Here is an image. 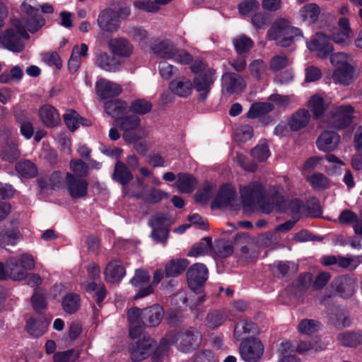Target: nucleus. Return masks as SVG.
<instances>
[{
    "instance_id": "nucleus-1",
    "label": "nucleus",
    "mask_w": 362,
    "mask_h": 362,
    "mask_svg": "<svg viewBox=\"0 0 362 362\" xmlns=\"http://www.w3.org/2000/svg\"><path fill=\"white\" fill-rule=\"evenodd\" d=\"M31 0H25L21 4V10L28 15L26 19H15L13 27L6 29L0 35V42L8 50L13 52H21L25 47V40L30 37L27 30L31 33L36 32L41 28L45 20L39 13V8L31 4Z\"/></svg>"
},
{
    "instance_id": "nucleus-2",
    "label": "nucleus",
    "mask_w": 362,
    "mask_h": 362,
    "mask_svg": "<svg viewBox=\"0 0 362 362\" xmlns=\"http://www.w3.org/2000/svg\"><path fill=\"white\" fill-rule=\"evenodd\" d=\"M240 192L244 206L253 207L255 205L259 204L262 211L267 214L269 213L275 205L280 211H284L288 206L291 213L293 215H297L303 206L299 199H292L287 203L286 199L279 195H275L271 198L272 204H262L265 191L258 182H251L247 186L241 187Z\"/></svg>"
},
{
    "instance_id": "nucleus-3",
    "label": "nucleus",
    "mask_w": 362,
    "mask_h": 362,
    "mask_svg": "<svg viewBox=\"0 0 362 362\" xmlns=\"http://www.w3.org/2000/svg\"><path fill=\"white\" fill-rule=\"evenodd\" d=\"M35 268V259L28 253L21 254L18 257H11L6 264L0 262V279H11L21 281L27 277L28 271Z\"/></svg>"
},
{
    "instance_id": "nucleus-4",
    "label": "nucleus",
    "mask_w": 362,
    "mask_h": 362,
    "mask_svg": "<svg viewBox=\"0 0 362 362\" xmlns=\"http://www.w3.org/2000/svg\"><path fill=\"white\" fill-rule=\"evenodd\" d=\"M296 37H302V31L291 26L286 18H279L274 21L267 33L269 40H274L277 45L283 47L290 46Z\"/></svg>"
},
{
    "instance_id": "nucleus-5",
    "label": "nucleus",
    "mask_w": 362,
    "mask_h": 362,
    "mask_svg": "<svg viewBox=\"0 0 362 362\" xmlns=\"http://www.w3.org/2000/svg\"><path fill=\"white\" fill-rule=\"evenodd\" d=\"M152 50L157 57L171 59L182 65L189 64L193 61V57L189 53L178 49L170 40H164L155 44L152 47Z\"/></svg>"
},
{
    "instance_id": "nucleus-6",
    "label": "nucleus",
    "mask_w": 362,
    "mask_h": 362,
    "mask_svg": "<svg viewBox=\"0 0 362 362\" xmlns=\"http://www.w3.org/2000/svg\"><path fill=\"white\" fill-rule=\"evenodd\" d=\"M170 224V220L166 214L157 213L153 215L148 221V225L152 228V238L156 242L165 244L168 239Z\"/></svg>"
},
{
    "instance_id": "nucleus-7",
    "label": "nucleus",
    "mask_w": 362,
    "mask_h": 362,
    "mask_svg": "<svg viewBox=\"0 0 362 362\" xmlns=\"http://www.w3.org/2000/svg\"><path fill=\"white\" fill-rule=\"evenodd\" d=\"M354 109L350 105H339L331 111L328 124L334 129H342L348 127L353 121Z\"/></svg>"
},
{
    "instance_id": "nucleus-8",
    "label": "nucleus",
    "mask_w": 362,
    "mask_h": 362,
    "mask_svg": "<svg viewBox=\"0 0 362 362\" xmlns=\"http://www.w3.org/2000/svg\"><path fill=\"white\" fill-rule=\"evenodd\" d=\"M208 277V269L202 263H195L190 266L187 272L189 287L197 293H201L202 287Z\"/></svg>"
},
{
    "instance_id": "nucleus-9",
    "label": "nucleus",
    "mask_w": 362,
    "mask_h": 362,
    "mask_svg": "<svg viewBox=\"0 0 362 362\" xmlns=\"http://www.w3.org/2000/svg\"><path fill=\"white\" fill-rule=\"evenodd\" d=\"M263 353V344L258 339H247L243 341L240 345V354L245 362H257Z\"/></svg>"
},
{
    "instance_id": "nucleus-10",
    "label": "nucleus",
    "mask_w": 362,
    "mask_h": 362,
    "mask_svg": "<svg viewBox=\"0 0 362 362\" xmlns=\"http://www.w3.org/2000/svg\"><path fill=\"white\" fill-rule=\"evenodd\" d=\"M201 341L200 332L196 329L190 327L178 332L175 337L174 342L180 349L186 351L198 347Z\"/></svg>"
},
{
    "instance_id": "nucleus-11",
    "label": "nucleus",
    "mask_w": 362,
    "mask_h": 362,
    "mask_svg": "<svg viewBox=\"0 0 362 362\" xmlns=\"http://www.w3.org/2000/svg\"><path fill=\"white\" fill-rule=\"evenodd\" d=\"M150 278L147 271L141 269H136L134 276L130 280V283L135 288H139L134 299L146 297L153 292V285L149 284Z\"/></svg>"
},
{
    "instance_id": "nucleus-12",
    "label": "nucleus",
    "mask_w": 362,
    "mask_h": 362,
    "mask_svg": "<svg viewBox=\"0 0 362 362\" xmlns=\"http://www.w3.org/2000/svg\"><path fill=\"white\" fill-rule=\"evenodd\" d=\"M307 47L312 52H316L318 57L326 58L333 52L334 47L327 36L323 33H316L307 42Z\"/></svg>"
},
{
    "instance_id": "nucleus-13",
    "label": "nucleus",
    "mask_w": 362,
    "mask_h": 362,
    "mask_svg": "<svg viewBox=\"0 0 362 362\" xmlns=\"http://www.w3.org/2000/svg\"><path fill=\"white\" fill-rule=\"evenodd\" d=\"M155 345L154 340L148 336L144 335L141 339L131 346V358L132 361H141L146 358L152 352Z\"/></svg>"
},
{
    "instance_id": "nucleus-14",
    "label": "nucleus",
    "mask_w": 362,
    "mask_h": 362,
    "mask_svg": "<svg viewBox=\"0 0 362 362\" xmlns=\"http://www.w3.org/2000/svg\"><path fill=\"white\" fill-rule=\"evenodd\" d=\"M214 81V72L212 70H208L194 78V86L199 93V100L201 102H204L208 97Z\"/></svg>"
},
{
    "instance_id": "nucleus-15",
    "label": "nucleus",
    "mask_w": 362,
    "mask_h": 362,
    "mask_svg": "<svg viewBox=\"0 0 362 362\" xmlns=\"http://www.w3.org/2000/svg\"><path fill=\"white\" fill-rule=\"evenodd\" d=\"M65 181L71 198L78 199L87 194L88 184L85 179L77 177L72 173H67Z\"/></svg>"
},
{
    "instance_id": "nucleus-16",
    "label": "nucleus",
    "mask_w": 362,
    "mask_h": 362,
    "mask_svg": "<svg viewBox=\"0 0 362 362\" xmlns=\"http://www.w3.org/2000/svg\"><path fill=\"white\" fill-rule=\"evenodd\" d=\"M127 315L129 325V335L131 338L136 339L140 337L145 325L142 310L136 307L132 308L128 310Z\"/></svg>"
},
{
    "instance_id": "nucleus-17",
    "label": "nucleus",
    "mask_w": 362,
    "mask_h": 362,
    "mask_svg": "<svg viewBox=\"0 0 362 362\" xmlns=\"http://www.w3.org/2000/svg\"><path fill=\"white\" fill-rule=\"evenodd\" d=\"M95 64L107 72H117L120 70L122 66L118 58L105 51H98L96 53Z\"/></svg>"
},
{
    "instance_id": "nucleus-18",
    "label": "nucleus",
    "mask_w": 362,
    "mask_h": 362,
    "mask_svg": "<svg viewBox=\"0 0 362 362\" xmlns=\"http://www.w3.org/2000/svg\"><path fill=\"white\" fill-rule=\"evenodd\" d=\"M97 95L102 99H107L119 95L122 91V86L113 81L105 78H100L95 83Z\"/></svg>"
},
{
    "instance_id": "nucleus-19",
    "label": "nucleus",
    "mask_w": 362,
    "mask_h": 362,
    "mask_svg": "<svg viewBox=\"0 0 362 362\" xmlns=\"http://www.w3.org/2000/svg\"><path fill=\"white\" fill-rule=\"evenodd\" d=\"M140 119L136 115L127 116L121 119L120 126L124 132L123 138L129 143L136 142L140 137L134 131L139 127Z\"/></svg>"
},
{
    "instance_id": "nucleus-20",
    "label": "nucleus",
    "mask_w": 362,
    "mask_h": 362,
    "mask_svg": "<svg viewBox=\"0 0 362 362\" xmlns=\"http://www.w3.org/2000/svg\"><path fill=\"white\" fill-rule=\"evenodd\" d=\"M222 86L224 91L228 94L242 92L246 87L243 78L234 73H226L222 76Z\"/></svg>"
},
{
    "instance_id": "nucleus-21",
    "label": "nucleus",
    "mask_w": 362,
    "mask_h": 362,
    "mask_svg": "<svg viewBox=\"0 0 362 362\" xmlns=\"http://www.w3.org/2000/svg\"><path fill=\"white\" fill-rule=\"evenodd\" d=\"M108 47L115 57L127 58L130 57L134 50L131 42L123 37H115L108 41Z\"/></svg>"
},
{
    "instance_id": "nucleus-22",
    "label": "nucleus",
    "mask_w": 362,
    "mask_h": 362,
    "mask_svg": "<svg viewBox=\"0 0 362 362\" xmlns=\"http://www.w3.org/2000/svg\"><path fill=\"white\" fill-rule=\"evenodd\" d=\"M126 270L118 259L110 261L104 271L105 279L107 282L117 283L125 276Z\"/></svg>"
},
{
    "instance_id": "nucleus-23",
    "label": "nucleus",
    "mask_w": 362,
    "mask_h": 362,
    "mask_svg": "<svg viewBox=\"0 0 362 362\" xmlns=\"http://www.w3.org/2000/svg\"><path fill=\"white\" fill-rule=\"evenodd\" d=\"M339 135L334 131H325L317 140V148L325 152L334 151L339 142Z\"/></svg>"
},
{
    "instance_id": "nucleus-24",
    "label": "nucleus",
    "mask_w": 362,
    "mask_h": 362,
    "mask_svg": "<svg viewBox=\"0 0 362 362\" xmlns=\"http://www.w3.org/2000/svg\"><path fill=\"white\" fill-rule=\"evenodd\" d=\"M98 25L102 30L109 33H114L119 28V22L115 18V13L112 9H105L100 13Z\"/></svg>"
},
{
    "instance_id": "nucleus-25",
    "label": "nucleus",
    "mask_w": 362,
    "mask_h": 362,
    "mask_svg": "<svg viewBox=\"0 0 362 362\" xmlns=\"http://www.w3.org/2000/svg\"><path fill=\"white\" fill-rule=\"evenodd\" d=\"M39 116L47 127L52 128L60 123V115L58 110L50 105H42L39 110Z\"/></svg>"
},
{
    "instance_id": "nucleus-26",
    "label": "nucleus",
    "mask_w": 362,
    "mask_h": 362,
    "mask_svg": "<svg viewBox=\"0 0 362 362\" xmlns=\"http://www.w3.org/2000/svg\"><path fill=\"white\" fill-rule=\"evenodd\" d=\"M357 78L356 69L353 65L344 68H336L332 74L335 83L349 86Z\"/></svg>"
},
{
    "instance_id": "nucleus-27",
    "label": "nucleus",
    "mask_w": 362,
    "mask_h": 362,
    "mask_svg": "<svg viewBox=\"0 0 362 362\" xmlns=\"http://www.w3.org/2000/svg\"><path fill=\"white\" fill-rule=\"evenodd\" d=\"M296 223V220H288L285 223L277 226L274 231L267 233L261 236L262 243L267 246L278 243L279 240L278 233H285L290 230Z\"/></svg>"
},
{
    "instance_id": "nucleus-28",
    "label": "nucleus",
    "mask_w": 362,
    "mask_h": 362,
    "mask_svg": "<svg viewBox=\"0 0 362 362\" xmlns=\"http://www.w3.org/2000/svg\"><path fill=\"white\" fill-rule=\"evenodd\" d=\"M332 285L344 298L351 297L355 292V281L349 277L339 276L332 281Z\"/></svg>"
},
{
    "instance_id": "nucleus-29",
    "label": "nucleus",
    "mask_w": 362,
    "mask_h": 362,
    "mask_svg": "<svg viewBox=\"0 0 362 362\" xmlns=\"http://www.w3.org/2000/svg\"><path fill=\"white\" fill-rule=\"evenodd\" d=\"M142 315L144 319L145 325L155 327L161 322L164 312L163 309L158 305H154L142 310Z\"/></svg>"
},
{
    "instance_id": "nucleus-30",
    "label": "nucleus",
    "mask_w": 362,
    "mask_h": 362,
    "mask_svg": "<svg viewBox=\"0 0 362 362\" xmlns=\"http://www.w3.org/2000/svg\"><path fill=\"white\" fill-rule=\"evenodd\" d=\"M175 186L181 193H191L197 186V181L194 176L186 173H179Z\"/></svg>"
},
{
    "instance_id": "nucleus-31",
    "label": "nucleus",
    "mask_w": 362,
    "mask_h": 362,
    "mask_svg": "<svg viewBox=\"0 0 362 362\" xmlns=\"http://www.w3.org/2000/svg\"><path fill=\"white\" fill-rule=\"evenodd\" d=\"M169 87L173 93L180 97H187L192 92V83L189 79L182 77L172 81Z\"/></svg>"
},
{
    "instance_id": "nucleus-32",
    "label": "nucleus",
    "mask_w": 362,
    "mask_h": 362,
    "mask_svg": "<svg viewBox=\"0 0 362 362\" xmlns=\"http://www.w3.org/2000/svg\"><path fill=\"white\" fill-rule=\"evenodd\" d=\"M189 262L187 259H170L165 267V273L167 277L177 276L186 269Z\"/></svg>"
},
{
    "instance_id": "nucleus-33",
    "label": "nucleus",
    "mask_w": 362,
    "mask_h": 362,
    "mask_svg": "<svg viewBox=\"0 0 362 362\" xmlns=\"http://www.w3.org/2000/svg\"><path fill=\"white\" fill-rule=\"evenodd\" d=\"M329 103V102L325 101L320 95L315 94L308 100V107L313 112L314 117L318 119L327 110Z\"/></svg>"
},
{
    "instance_id": "nucleus-34",
    "label": "nucleus",
    "mask_w": 362,
    "mask_h": 362,
    "mask_svg": "<svg viewBox=\"0 0 362 362\" xmlns=\"http://www.w3.org/2000/svg\"><path fill=\"white\" fill-rule=\"evenodd\" d=\"M236 197L235 189L228 185L222 186L216 198V203L220 207H226L233 204Z\"/></svg>"
},
{
    "instance_id": "nucleus-35",
    "label": "nucleus",
    "mask_w": 362,
    "mask_h": 362,
    "mask_svg": "<svg viewBox=\"0 0 362 362\" xmlns=\"http://www.w3.org/2000/svg\"><path fill=\"white\" fill-rule=\"evenodd\" d=\"M88 47L86 44H81L80 46L74 47L71 56L68 62V66L71 71L75 72L81 64V57H86L88 54Z\"/></svg>"
},
{
    "instance_id": "nucleus-36",
    "label": "nucleus",
    "mask_w": 362,
    "mask_h": 362,
    "mask_svg": "<svg viewBox=\"0 0 362 362\" xmlns=\"http://www.w3.org/2000/svg\"><path fill=\"white\" fill-rule=\"evenodd\" d=\"M112 178L124 186L133 179V175L126 165L121 161H117L115 165Z\"/></svg>"
},
{
    "instance_id": "nucleus-37",
    "label": "nucleus",
    "mask_w": 362,
    "mask_h": 362,
    "mask_svg": "<svg viewBox=\"0 0 362 362\" xmlns=\"http://www.w3.org/2000/svg\"><path fill=\"white\" fill-rule=\"evenodd\" d=\"M329 320L337 328H344L351 325V319L348 312L344 308H335L330 313Z\"/></svg>"
},
{
    "instance_id": "nucleus-38",
    "label": "nucleus",
    "mask_w": 362,
    "mask_h": 362,
    "mask_svg": "<svg viewBox=\"0 0 362 362\" xmlns=\"http://www.w3.org/2000/svg\"><path fill=\"white\" fill-rule=\"evenodd\" d=\"M49 325V321L45 319H30L27 322L26 330L33 337H40L46 332Z\"/></svg>"
},
{
    "instance_id": "nucleus-39",
    "label": "nucleus",
    "mask_w": 362,
    "mask_h": 362,
    "mask_svg": "<svg viewBox=\"0 0 362 362\" xmlns=\"http://www.w3.org/2000/svg\"><path fill=\"white\" fill-rule=\"evenodd\" d=\"M310 117V115L308 110H299L292 115L288 122V125L293 131H298L308 124Z\"/></svg>"
},
{
    "instance_id": "nucleus-40",
    "label": "nucleus",
    "mask_w": 362,
    "mask_h": 362,
    "mask_svg": "<svg viewBox=\"0 0 362 362\" xmlns=\"http://www.w3.org/2000/svg\"><path fill=\"white\" fill-rule=\"evenodd\" d=\"M337 340L344 346L356 347L362 343V331L341 332Z\"/></svg>"
},
{
    "instance_id": "nucleus-41",
    "label": "nucleus",
    "mask_w": 362,
    "mask_h": 362,
    "mask_svg": "<svg viewBox=\"0 0 362 362\" xmlns=\"http://www.w3.org/2000/svg\"><path fill=\"white\" fill-rule=\"evenodd\" d=\"M320 13V7L315 4H308L299 11V18L307 23H315Z\"/></svg>"
},
{
    "instance_id": "nucleus-42",
    "label": "nucleus",
    "mask_w": 362,
    "mask_h": 362,
    "mask_svg": "<svg viewBox=\"0 0 362 362\" xmlns=\"http://www.w3.org/2000/svg\"><path fill=\"white\" fill-rule=\"evenodd\" d=\"M273 273L278 276H284L296 273L298 265L293 262L277 261L272 265Z\"/></svg>"
},
{
    "instance_id": "nucleus-43",
    "label": "nucleus",
    "mask_w": 362,
    "mask_h": 362,
    "mask_svg": "<svg viewBox=\"0 0 362 362\" xmlns=\"http://www.w3.org/2000/svg\"><path fill=\"white\" fill-rule=\"evenodd\" d=\"M21 238L19 231L16 229L3 230L0 233V246L8 250L7 247L16 245Z\"/></svg>"
},
{
    "instance_id": "nucleus-44",
    "label": "nucleus",
    "mask_w": 362,
    "mask_h": 362,
    "mask_svg": "<svg viewBox=\"0 0 362 362\" xmlns=\"http://www.w3.org/2000/svg\"><path fill=\"white\" fill-rule=\"evenodd\" d=\"M321 327V324L314 319H303L297 326L298 332L302 334L312 335L317 332Z\"/></svg>"
},
{
    "instance_id": "nucleus-45",
    "label": "nucleus",
    "mask_w": 362,
    "mask_h": 362,
    "mask_svg": "<svg viewBox=\"0 0 362 362\" xmlns=\"http://www.w3.org/2000/svg\"><path fill=\"white\" fill-rule=\"evenodd\" d=\"M212 247V240L209 237L203 238L199 243L194 245L188 252L189 257H199L208 254Z\"/></svg>"
},
{
    "instance_id": "nucleus-46",
    "label": "nucleus",
    "mask_w": 362,
    "mask_h": 362,
    "mask_svg": "<svg viewBox=\"0 0 362 362\" xmlns=\"http://www.w3.org/2000/svg\"><path fill=\"white\" fill-rule=\"evenodd\" d=\"M274 109L273 105L269 102L257 103L251 105L247 117L251 119L263 116Z\"/></svg>"
},
{
    "instance_id": "nucleus-47",
    "label": "nucleus",
    "mask_w": 362,
    "mask_h": 362,
    "mask_svg": "<svg viewBox=\"0 0 362 362\" xmlns=\"http://www.w3.org/2000/svg\"><path fill=\"white\" fill-rule=\"evenodd\" d=\"M256 331L255 325L247 320L240 321L235 327L234 337L239 340L244 337L247 334L254 333Z\"/></svg>"
},
{
    "instance_id": "nucleus-48",
    "label": "nucleus",
    "mask_w": 362,
    "mask_h": 362,
    "mask_svg": "<svg viewBox=\"0 0 362 362\" xmlns=\"http://www.w3.org/2000/svg\"><path fill=\"white\" fill-rule=\"evenodd\" d=\"M86 291L88 293H95L97 303L100 305L106 296V288L103 284H96L94 281L83 283Z\"/></svg>"
},
{
    "instance_id": "nucleus-49",
    "label": "nucleus",
    "mask_w": 362,
    "mask_h": 362,
    "mask_svg": "<svg viewBox=\"0 0 362 362\" xmlns=\"http://www.w3.org/2000/svg\"><path fill=\"white\" fill-rule=\"evenodd\" d=\"M126 103L119 100L107 101L104 105L106 113L113 117H119L126 109Z\"/></svg>"
},
{
    "instance_id": "nucleus-50",
    "label": "nucleus",
    "mask_w": 362,
    "mask_h": 362,
    "mask_svg": "<svg viewBox=\"0 0 362 362\" xmlns=\"http://www.w3.org/2000/svg\"><path fill=\"white\" fill-rule=\"evenodd\" d=\"M62 306L66 313L69 314L75 313L80 306L79 296L73 293L67 294L63 298Z\"/></svg>"
},
{
    "instance_id": "nucleus-51",
    "label": "nucleus",
    "mask_w": 362,
    "mask_h": 362,
    "mask_svg": "<svg viewBox=\"0 0 362 362\" xmlns=\"http://www.w3.org/2000/svg\"><path fill=\"white\" fill-rule=\"evenodd\" d=\"M307 180L313 188L317 190L325 189L329 186L327 177L320 173H315L307 177Z\"/></svg>"
},
{
    "instance_id": "nucleus-52",
    "label": "nucleus",
    "mask_w": 362,
    "mask_h": 362,
    "mask_svg": "<svg viewBox=\"0 0 362 362\" xmlns=\"http://www.w3.org/2000/svg\"><path fill=\"white\" fill-rule=\"evenodd\" d=\"M16 169L20 175L25 177H33L37 173L35 164L28 160L18 162L16 165Z\"/></svg>"
},
{
    "instance_id": "nucleus-53",
    "label": "nucleus",
    "mask_w": 362,
    "mask_h": 362,
    "mask_svg": "<svg viewBox=\"0 0 362 362\" xmlns=\"http://www.w3.org/2000/svg\"><path fill=\"white\" fill-rule=\"evenodd\" d=\"M80 356V351L69 349L56 352L53 356L54 362H75Z\"/></svg>"
},
{
    "instance_id": "nucleus-54",
    "label": "nucleus",
    "mask_w": 362,
    "mask_h": 362,
    "mask_svg": "<svg viewBox=\"0 0 362 362\" xmlns=\"http://www.w3.org/2000/svg\"><path fill=\"white\" fill-rule=\"evenodd\" d=\"M31 303L33 309L38 313L44 310L47 307V302L44 291L39 288L35 289L31 298Z\"/></svg>"
},
{
    "instance_id": "nucleus-55",
    "label": "nucleus",
    "mask_w": 362,
    "mask_h": 362,
    "mask_svg": "<svg viewBox=\"0 0 362 362\" xmlns=\"http://www.w3.org/2000/svg\"><path fill=\"white\" fill-rule=\"evenodd\" d=\"M250 74L257 80L262 79L266 74L267 65L261 59H255L249 65Z\"/></svg>"
},
{
    "instance_id": "nucleus-56",
    "label": "nucleus",
    "mask_w": 362,
    "mask_h": 362,
    "mask_svg": "<svg viewBox=\"0 0 362 362\" xmlns=\"http://www.w3.org/2000/svg\"><path fill=\"white\" fill-rule=\"evenodd\" d=\"M214 252L218 257L226 258L233 254V247L228 241L221 240L216 243Z\"/></svg>"
},
{
    "instance_id": "nucleus-57",
    "label": "nucleus",
    "mask_w": 362,
    "mask_h": 362,
    "mask_svg": "<svg viewBox=\"0 0 362 362\" xmlns=\"http://www.w3.org/2000/svg\"><path fill=\"white\" fill-rule=\"evenodd\" d=\"M330 62L336 68H344L352 65V58L344 52H338L331 55Z\"/></svg>"
},
{
    "instance_id": "nucleus-58",
    "label": "nucleus",
    "mask_w": 362,
    "mask_h": 362,
    "mask_svg": "<svg viewBox=\"0 0 362 362\" xmlns=\"http://www.w3.org/2000/svg\"><path fill=\"white\" fill-rule=\"evenodd\" d=\"M20 151L14 144H8L2 149L1 157L8 162H13L20 157Z\"/></svg>"
},
{
    "instance_id": "nucleus-59",
    "label": "nucleus",
    "mask_w": 362,
    "mask_h": 362,
    "mask_svg": "<svg viewBox=\"0 0 362 362\" xmlns=\"http://www.w3.org/2000/svg\"><path fill=\"white\" fill-rule=\"evenodd\" d=\"M234 47L238 54L248 52L253 46L252 40L245 36L240 35L233 40Z\"/></svg>"
},
{
    "instance_id": "nucleus-60",
    "label": "nucleus",
    "mask_w": 362,
    "mask_h": 362,
    "mask_svg": "<svg viewBox=\"0 0 362 362\" xmlns=\"http://www.w3.org/2000/svg\"><path fill=\"white\" fill-rule=\"evenodd\" d=\"M64 122L67 127L71 131H75L81 124V118L77 112L70 110L63 115Z\"/></svg>"
},
{
    "instance_id": "nucleus-61",
    "label": "nucleus",
    "mask_w": 362,
    "mask_h": 362,
    "mask_svg": "<svg viewBox=\"0 0 362 362\" xmlns=\"http://www.w3.org/2000/svg\"><path fill=\"white\" fill-rule=\"evenodd\" d=\"M70 168L74 175L82 178L88 174V166L81 160L73 159L70 161Z\"/></svg>"
},
{
    "instance_id": "nucleus-62",
    "label": "nucleus",
    "mask_w": 362,
    "mask_h": 362,
    "mask_svg": "<svg viewBox=\"0 0 362 362\" xmlns=\"http://www.w3.org/2000/svg\"><path fill=\"white\" fill-rule=\"evenodd\" d=\"M259 8L257 0H245L238 4V10L241 15L249 16L256 12Z\"/></svg>"
},
{
    "instance_id": "nucleus-63",
    "label": "nucleus",
    "mask_w": 362,
    "mask_h": 362,
    "mask_svg": "<svg viewBox=\"0 0 362 362\" xmlns=\"http://www.w3.org/2000/svg\"><path fill=\"white\" fill-rule=\"evenodd\" d=\"M151 103L144 99L133 100L130 105L131 111L139 115H144L148 112L151 110Z\"/></svg>"
},
{
    "instance_id": "nucleus-64",
    "label": "nucleus",
    "mask_w": 362,
    "mask_h": 362,
    "mask_svg": "<svg viewBox=\"0 0 362 362\" xmlns=\"http://www.w3.org/2000/svg\"><path fill=\"white\" fill-rule=\"evenodd\" d=\"M352 33L337 30L332 33V39L337 45L346 47L351 44Z\"/></svg>"
}]
</instances>
